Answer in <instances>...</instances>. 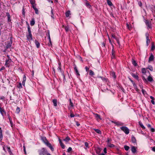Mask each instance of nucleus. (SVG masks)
Wrapping results in <instances>:
<instances>
[{"label":"nucleus","mask_w":155,"mask_h":155,"mask_svg":"<svg viewBox=\"0 0 155 155\" xmlns=\"http://www.w3.org/2000/svg\"><path fill=\"white\" fill-rule=\"evenodd\" d=\"M41 140L45 144L49 147L52 151L54 150V148L52 145L50 143L45 137H42Z\"/></svg>","instance_id":"f257e3e1"},{"label":"nucleus","mask_w":155,"mask_h":155,"mask_svg":"<svg viewBox=\"0 0 155 155\" xmlns=\"http://www.w3.org/2000/svg\"><path fill=\"white\" fill-rule=\"evenodd\" d=\"M39 155H47L48 153L45 148L43 147L38 151Z\"/></svg>","instance_id":"f03ea898"},{"label":"nucleus","mask_w":155,"mask_h":155,"mask_svg":"<svg viewBox=\"0 0 155 155\" xmlns=\"http://www.w3.org/2000/svg\"><path fill=\"white\" fill-rule=\"evenodd\" d=\"M13 64V61H12L11 59L9 58L8 60H6L5 65L7 67H9L10 65H12Z\"/></svg>","instance_id":"7ed1b4c3"},{"label":"nucleus","mask_w":155,"mask_h":155,"mask_svg":"<svg viewBox=\"0 0 155 155\" xmlns=\"http://www.w3.org/2000/svg\"><path fill=\"white\" fill-rule=\"evenodd\" d=\"M120 128L126 134H129V130L127 127L126 126H122L120 127Z\"/></svg>","instance_id":"20e7f679"},{"label":"nucleus","mask_w":155,"mask_h":155,"mask_svg":"<svg viewBox=\"0 0 155 155\" xmlns=\"http://www.w3.org/2000/svg\"><path fill=\"white\" fill-rule=\"evenodd\" d=\"M145 22L148 28H152V24L150 20H146Z\"/></svg>","instance_id":"39448f33"},{"label":"nucleus","mask_w":155,"mask_h":155,"mask_svg":"<svg viewBox=\"0 0 155 155\" xmlns=\"http://www.w3.org/2000/svg\"><path fill=\"white\" fill-rule=\"evenodd\" d=\"M26 37L28 41H30L33 40L32 35L31 34H28L26 35Z\"/></svg>","instance_id":"423d86ee"},{"label":"nucleus","mask_w":155,"mask_h":155,"mask_svg":"<svg viewBox=\"0 0 155 155\" xmlns=\"http://www.w3.org/2000/svg\"><path fill=\"white\" fill-rule=\"evenodd\" d=\"M93 114L95 116L96 119L97 120H102V118H101V116L99 115L94 113H93Z\"/></svg>","instance_id":"0eeeda50"},{"label":"nucleus","mask_w":155,"mask_h":155,"mask_svg":"<svg viewBox=\"0 0 155 155\" xmlns=\"http://www.w3.org/2000/svg\"><path fill=\"white\" fill-rule=\"evenodd\" d=\"M146 37L147 41L146 44L147 46H148L150 42V40L149 38V35L147 33L146 34Z\"/></svg>","instance_id":"6e6552de"},{"label":"nucleus","mask_w":155,"mask_h":155,"mask_svg":"<svg viewBox=\"0 0 155 155\" xmlns=\"http://www.w3.org/2000/svg\"><path fill=\"white\" fill-rule=\"evenodd\" d=\"M154 59V57L153 55L151 53L150 54V56L149 58L148 62H150L153 61Z\"/></svg>","instance_id":"1a4fd4ad"},{"label":"nucleus","mask_w":155,"mask_h":155,"mask_svg":"<svg viewBox=\"0 0 155 155\" xmlns=\"http://www.w3.org/2000/svg\"><path fill=\"white\" fill-rule=\"evenodd\" d=\"M100 78H101L102 80L104 82L107 83V85H108V83H109V81L107 78H104L102 77H100Z\"/></svg>","instance_id":"9d476101"},{"label":"nucleus","mask_w":155,"mask_h":155,"mask_svg":"<svg viewBox=\"0 0 155 155\" xmlns=\"http://www.w3.org/2000/svg\"><path fill=\"white\" fill-rule=\"evenodd\" d=\"M115 51H114V49L113 48L112 50V56H111V58L112 59L114 58H115Z\"/></svg>","instance_id":"9b49d317"},{"label":"nucleus","mask_w":155,"mask_h":155,"mask_svg":"<svg viewBox=\"0 0 155 155\" xmlns=\"http://www.w3.org/2000/svg\"><path fill=\"white\" fill-rule=\"evenodd\" d=\"M59 143L60 144V145L61 147V148L63 149H64L65 148V146L64 144L62 143L61 140L60 139H59Z\"/></svg>","instance_id":"f8f14e48"},{"label":"nucleus","mask_w":155,"mask_h":155,"mask_svg":"<svg viewBox=\"0 0 155 155\" xmlns=\"http://www.w3.org/2000/svg\"><path fill=\"white\" fill-rule=\"evenodd\" d=\"M131 141L132 143H136L137 140L136 139L134 136H132Z\"/></svg>","instance_id":"ddd939ff"},{"label":"nucleus","mask_w":155,"mask_h":155,"mask_svg":"<svg viewBox=\"0 0 155 155\" xmlns=\"http://www.w3.org/2000/svg\"><path fill=\"white\" fill-rule=\"evenodd\" d=\"M26 80V77L25 75L23 76V80L22 81V85L23 86H25V81Z\"/></svg>","instance_id":"4468645a"},{"label":"nucleus","mask_w":155,"mask_h":155,"mask_svg":"<svg viewBox=\"0 0 155 155\" xmlns=\"http://www.w3.org/2000/svg\"><path fill=\"white\" fill-rule=\"evenodd\" d=\"M3 138V134L2 130L1 129V128L0 127V141H1L2 140Z\"/></svg>","instance_id":"2eb2a0df"},{"label":"nucleus","mask_w":155,"mask_h":155,"mask_svg":"<svg viewBox=\"0 0 155 155\" xmlns=\"http://www.w3.org/2000/svg\"><path fill=\"white\" fill-rule=\"evenodd\" d=\"M35 43L36 46L37 48H38L39 47L40 45L38 41L36 40L35 41Z\"/></svg>","instance_id":"dca6fc26"},{"label":"nucleus","mask_w":155,"mask_h":155,"mask_svg":"<svg viewBox=\"0 0 155 155\" xmlns=\"http://www.w3.org/2000/svg\"><path fill=\"white\" fill-rule=\"evenodd\" d=\"M131 151L132 153H135L136 152V149L134 146H133L131 147Z\"/></svg>","instance_id":"f3484780"},{"label":"nucleus","mask_w":155,"mask_h":155,"mask_svg":"<svg viewBox=\"0 0 155 155\" xmlns=\"http://www.w3.org/2000/svg\"><path fill=\"white\" fill-rule=\"evenodd\" d=\"M132 63L135 66H137L138 65V64L136 61L133 59H132Z\"/></svg>","instance_id":"a211bd4d"},{"label":"nucleus","mask_w":155,"mask_h":155,"mask_svg":"<svg viewBox=\"0 0 155 155\" xmlns=\"http://www.w3.org/2000/svg\"><path fill=\"white\" fill-rule=\"evenodd\" d=\"M52 102L53 103L54 105L56 107L57 106V100L56 99H54L53 100Z\"/></svg>","instance_id":"6ab92c4d"},{"label":"nucleus","mask_w":155,"mask_h":155,"mask_svg":"<svg viewBox=\"0 0 155 155\" xmlns=\"http://www.w3.org/2000/svg\"><path fill=\"white\" fill-rule=\"evenodd\" d=\"M96 150L97 153L99 155L101 152V148L99 147H97L96 148Z\"/></svg>","instance_id":"aec40b11"},{"label":"nucleus","mask_w":155,"mask_h":155,"mask_svg":"<svg viewBox=\"0 0 155 155\" xmlns=\"http://www.w3.org/2000/svg\"><path fill=\"white\" fill-rule=\"evenodd\" d=\"M70 140V137L68 136L65 139L63 140L65 141L66 143L68 142L69 140Z\"/></svg>","instance_id":"412c9836"},{"label":"nucleus","mask_w":155,"mask_h":155,"mask_svg":"<svg viewBox=\"0 0 155 155\" xmlns=\"http://www.w3.org/2000/svg\"><path fill=\"white\" fill-rule=\"evenodd\" d=\"M131 75L133 77L136 79L137 80H138L139 77L137 75H136L134 73H132Z\"/></svg>","instance_id":"4be33fe9"},{"label":"nucleus","mask_w":155,"mask_h":155,"mask_svg":"<svg viewBox=\"0 0 155 155\" xmlns=\"http://www.w3.org/2000/svg\"><path fill=\"white\" fill-rule=\"evenodd\" d=\"M97 133L99 134H101V132L100 130H99L98 129H93Z\"/></svg>","instance_id":"5701e85b"},{"label":"nucleus","mask_w":155,"mask_h":155,"mask_svg":"<svg viewBox=\"0 0 155 155\" xmlns=\"http://www.w3.org/2000/svg\"><path fill=\"white\" fill-rule=\"evenodd\" d=\"M70 11H68L65 13V15L66 17H68L69 16V15H70Z\"/></svg>","instance_id":"b1692460"},{"label":"nucleus","mask_w":155,"mask_h":155,"mask_svg":"<svg viewBox=\"0 0 155 155\" xmlns=\"http://www.w3.org/2000/svg\"><path fill=\"white\" fill-rule=\"evenodd\" d=\"M74 70L76 73L79 76L80 75V74L77 69V67L76 66H75V67L74 68Z\"/></svg>","instance_id":"393cba45"},{"label":"nucleus","mask_w":155,"mask_h":155,"mask_svg":"<svg viewBox=\"0 0 155 155\" xmlns=\"http://www.w3.org/2000/svg\"><path fill=\"white\" fill-rule=\"evenodd\" d=\"M116 125L117 126H121L123 125V124L119 121L116 122Z\"/></svg>","instance_id":"a878e982"},{"label":"nucleus","mask_w":155,"mask_h":155,"mask_svg":"<svg viewBox=\"0 0 155 155\" xmlns=\"http://www.w3.org/2000/svg\"><path fill=\"white\" fill-rule=\"evenodd\" d=\"M147 80L149 81L150 82H152L153 81V78L150 76H149L148 77Z\"/></svg>","instance_id":"bb28decb"},{"label":"nucleus","mask_w":155,"mask_h":155,"mask_svg":"<svg viewBox=\"0 0 155 155\" xmlns=\"http://www.w3.org/2000/svg\"><path fill=\"white\" fill-rule=\"evenodd\" d=\"M147 69H149L151 71H152L153 70V68L152 66L150 65H149Z\"/></svg>","instance_id":"cd10ccee"},{"label":"nucleus","mask_w":155,"mask_h":155,"mask_svg":"<svg viewBox=\"0 0 155 155\" xmlns=\"http://www.w3.org/2000/svg\"><path fill=\"white\" fill-rule=\"evenodd\" d=\"M107 3L108 5L110 6H111L113 5L112 2L109 0H107Z\"/></svg>","instance_id":"c85d7f7f"},{"label":"nucleus","mask_w":155,"mask_h":155,"mask_svg":"<svg viewBox=\"0 0 155 155\" xmlns=\"http://www.w3.org/2000/svg\"><path fill=\"white\" fill-rule=\"evenodd\" d=\"M139 124L140 125V126L141 127H142L143 129H145V127L143 125L142 123H141L140 122H139Z\"/></svg>","instance_id":"c756f323"},{"label":"nucleus","mask_w":155,"mask_h":155,"mask_svg":"<svg viewBox=\"0 0 155 155\" xmlns=\"http://www.w3.org/2000/svg\"><path fill=\"white\" fill-rule=\"evenodd\" d=\"M155 49V46L153 43H152L151 50L152 51L154 50Z\"/></svg>","instance_id":"7c9ffc66"},{"label":"nucleus","mask_w":155,"mask_h":155,"mask_svg":"<svg viewBox=\"0 0 155 155\" xmlns=\"http://www.w3.org/2000/svg\"><path fill=\"white\" fill-rule=\"evenodd\" d=\"M28 34H31V30L30 27L29 25H28Z\"/></svg>","instance_id":"2f4dec72"},{"label":"nucleus","mask_w":155,"mask_h":155,"mask_svg":"<svg viewBox=\"0 0 155 155\" xmlns=\"http://www.w3.org/2000/svg\"><path fill=\"white\" fill-rule=\"evenodd\" d=\"M28 34H31V30L30 27L29 25H28Z\"/></svg>","instance_id":"473e14b6"},{"label":"nucleus","mask_w":155,"mask_h":155,"mask_svg":"<svg viewBox=\"0 0 155 155\" xmlns=\"http://www.w3.org/2000/svg\"><path fill=\"white\" fill-rule=\"evenodd\" d=\"M6 16H7V17L8 19H10V16L9 13H6Z\"/></svg>","instance_id":"72a5a7b5"},{"label":"nucleus","mask_w":155,"mask_h":155,"mask_svg":"<svg viewBox=\"0 0 155 155\" xmlns=\"http://www.w3.org/2000/svg\"><path fill=\"white\" fill-rule=\"evenodd\" d=\"M124 147L125 150L126 151L128 150L130 148L127 145H125Z\"/></svg>","instance_id":"f704fd0d"},{"label":"nucleus","mask_w":155,"mask_h":155,"mask_svg":"<svg viewBox=\"0 0 155 155\" xmlns=\"http://www.w3.org/2000/svg\"><path fill=\"white\" fill-rule=\"evenodd\" d=\"M141 71L142 73L145 74L146 73V69L144 68H142Z\"/></svg>","instance_id":"c9c22d12"},{"label":"nucleus","mask_w":155,"mask_h":155,"mask_svg":"<svg viewBox=\"0 0 155 155\" xmlns=\"http://www.w3.org/2000/svg\"><path fill=\"white\" fill-rule=\"evenodd\" d=\"M111 75L114 78V79H115L116 78L115 73L114 72H112L111 73Z\"/></svg>","instance_id":"e433bc0d"},{"label":"nucleus","mask_w":155,"mask_h":155,"mask_svg":"<svg viewBox=\"0 0 155 155\" xmlns=\"http://www.w3.org/2000/svg\"><path fill=\"white\" fill-rule=\"evenodd\" d=\"M94 72L91 70H89V75L91 76H93L94 75Z\"/></svg>","instance_id":"4c0bfd02"},{"label":"nucleus","mask_w":155,"mask_h":155,"mask_svg":"<svg viewBox=\"0 0 155 155\" xmlns=\"http://www.w3.org/2000/svg\"><path fill=\"white\" fill-rule=\"evenodd\" d=\"M127 27L129 30H130L131 28L130 24H129L128 23H127Z\"/></svg>","instance_id":"58836bf2"},{"label":"nucleus","mask_w":155,"mask_h":155,"mask_svg":"<svg viewBox=\"0 0 155 155\" xmlns=\"http://www.w3.org/2000/svg\"><path fill=\"white\" fill-rule=\"evenodd\" d=\"M0 112L1 114L3 115V113L4 112H5V111L3 109H2V108L0 107Z\"/></svg>","instance_id":"ea45409f"},{"label":"nucleus","mask_w":155,"mask_h":155,"mask_svg":"<svg viewBox=\"0 0 155 155\" xmlns=\"http://www.w3.org/2000/svg\"><path fill=\"white\" fill-rule=\"evenodd\" d=\"M19 88H22V86L21 84V83H19V84L17 86Z\"/></svg>","instance_id":"a19ab883"},{"label":"nucleus","mask_w":155,"mask_h":155,"mask_svg":"<svg viewBox=\"0 0 155 155\" xmlns=\"http://www.w3.org/2000/svg\"><path fill=\"white\" fill-rule=\"evenodd\" d=\"M35 23L34 20H31L30 22V25L31 26L34 25Z\"/></svg>","instance_id":"79ce46f5"},{"label":"nucleus","mask_w":155,"mask_h":155,"mask_svg":"<svg viewBox=\"0 0 155 155\" xmlns=\"http://www.w3.org/2000/svg\"><path fill=\"white\" fill-rule=\"evenodd\" d=\"M85 5H86V6L88 8H91V5H90V4L88 3V2H86V3H85Z\"/></svg>","instance_id":"37998d69"},{"label":"nucleus","mask_w":155,"mask_h":155,"mask_svg":"<svg viewBox=\"0 0 155 155\" xmlns=\"http://www.w3.org/2000/svg\"><path fill=\"white\" fill-rule=\"evenodd\" d=\"M30 2L31 4L32 5L35 4V0H30Z\"/></svg>","instance_id":"c03bdc74"},{"label":"nucleus","mask_w":155,"mask_h":155,"mask_svg":"<svg viewBox=\"0 0 155 155\" xmlns=\"http://www.w3.org/2000/svg\"><path fill=\"white\" fill-rule=\"evenodd\" d=\"M11 46V44L10 43H9L7 44L6 46V48H10Z\"/></svg>","instance_id":"a18cd8bd"},{"label":"nucleus","mask_w":155,"mask_h":155,"mask_svg":"<svg viewBox=\"0 0 155 155\" xmlns=\"http://www.w3.org/2000/svg\"><path fill=\"white\" fill-rule=\"evenodd\" d=\"M20 110L19 107H17L16 109V112H17V113H19L20 112Z\"/></svg>","instance_id":"49530a36"},{"label":"nucleus","mask_w":155,"mask_h":155,"mask_svg":"<svg viewBox=\"0 0 155 155\" xmlns=\"http://www.w3.org/2000/svg\"><path fill=\"white\" fill-rule=\"evenodd\" d=\"M116 40L117 41V43L118 45H120V41H119V39L118 38H116Z\"/></svg>","instance_id":"de8ad7c7"},{"label":"nucleus","mask_w":155,"mask_h":155,"mask_svg":"<svg viewBox=\"0 0 155 155\" xmlns=\"http://www.w3.org/2000/svg\"><path fill=\"white\" fill-rule=\"evenodd\" d=\"M72 150V148L71 147H69L68 148V149L67 150V152L68 153H69Z\"/></svg>","instance_id":"09e8293b"},{"label":"nucleus","mask_w":155,"mask_h":155,"mask_svg":"<svg viewBox=\"0 0 155 155\" xmlns=\"http://www.w3.org/2000/svg\"><path fill=\"white\" fill-rule=\"evenodd\" d=\"M64 28L66 31L67 32L68 31L69 28L68 26H65Z\"/></svg>","instance_id":"8fccbe9b"},{"label":"nucleus","mask_w":155,"mask_h":155,"mask_svg":"<svg viewBox=\"0 0 155 155\" xmlns=\"http://www.w3.org/2000/svg\"><path fill=\"white\" fill-rule=\"evenodd\" d=\"M7 149H8V152L10 153H11L12 152H11V150L10 148V147H7Z\"/></svg>","instance_id":"3c124183"},{"label":"nucleus","mask_w":155,"mask_h":155,"mask_svg":"<svg viewBox=\"0 0 155 155\" xmlns=\"http://www.w3.org/2000/svg\"><path fill=\"white\" fill-rule=\"evenodd\" d=\"M85 146L86 147H88V144L87 142H85L84 143Z\"/></svg>","instance_id":"603ef678"},{"label":"nucleus","mask_w":155,"mask_h":155,"mask_svg":"<svg viewBox=\"0 0 155 155\" xmlns=\"http://www.w3.org/2000/svg\"><path fill=\"white\" fill-rule=\"evenodd\" d=\"M23 148L24 151L25 152V153L26 154V150H25V146H23Z\"/></svg>","instance_id":"864d4df0"},{"label":"nucleus","mask_w":155,"mask_h":155,"mask_svg":"<svg viewBox=\"0 0 155 155\" xmlns=\"http://www.w3.org/2000/svg\"><path fill=\"white\" fill-rule=\"evenodd\" d=\"M35 11V13L36 14H38V9L36 8L35 9H34Z\"/></svg>","instance_id":"5fc2aeb1"},{"label":"nucleus","mask_w":155,"mask_h":155,"mask_svg":"<svg viewBox=\"0 0 155 155\" xmlns=\"http://www.w3.org/2000/svg\"><path fill=\"white\" fill-rule=\"evenodd\" d=\"M32 5V7L34 8V9H35L36 8H37L36 7V4H35L34 5Z\"/></svg>","instance_id":"6e6d98bb"},{"label":"nucleus","mask_w":155,"mask_h":155,"mask_svg":"<svg viewBox=\"0 0 155 155\" xmlns=\"http://www.w3.org/2000/svg\"><path fill=\"white\" fill-rule=\"evenodd\" d=\"M111 141V139H110L109 138H108L107 139V142L109 143L110 142V141Z\"/></svg>","instance_id":"4d7b16f0"},{"label":"nucleus","mask_w":155,"mask_h":155,"mask_svg":"<svg viewBox=\"0 0 155 155\" xmlns=\"http://www.w3.org/2000/svg\"><path fill=\"white\" fill-rule=\"evenodd\" d=\"M114 147V145L112 144H110L109 146V147Z\"/></svg>","instance_id":"13d9d810"},{"label":"nucleus","mask_w":155,"mask_h":155,"mask_svg":"<svg viewBox=\"0 0 155 155\" xmlns=\"http://www.w3.org/2000/svg\"><path fill=\"white\" fill-rule=\"evenodd\" d=\"M89 67H88L87 66H86L85 67V69L86 71H89Z\"/></svg>","instance_id":"bf43d9fd"},{"label":"nucleus","mask_w":155,"mask_h":155,"mask_svg":"<svg viewBox=\"0 0 155 155\" xmlns=\"http://www.w3.org/2000/svg\"><path fill=\"white\" fill-rule=\"evenodd\" d=\"M150 131L152 132H153L155 131V129L154 128H151L150 129Z\"/></svg>","instance_id":"052dcab7"},{"label":"nucleus","mask_w":155,"mask_h":155,"mask_svg":"<svg viewBox=\"0 0 155 155\" xmlns=\"http://www.w3.org/2000/svg\"><path fill=\"white\" fill-rule=\"evenodd\" d=\"M133 84V86H134V88L135 89V88H137V86L136 85V84H135V83L134 82V83Z\"/></svg>","instance_id":"680f3d73"},{"label":"nucleus","mask_w":155,"mask_h":155,"mask_svg":"<svg viewBox=\"0 0 155 155\" xmlns=\"http://www.w3.org/2000/svg\"><path fill=\"white\" fill-rule=\"evenodd\" d=\"M22 14L23 15H24L25 14V9L23 8L22 10Z\"/></svg>","instance_id":"e2e57ef3"},{"label":"nucleus","mask_w":155,"mask_h":155,"mask_svg":"<svg viewBox=\"0 0 155 155\" xmlns=\"http://www.w3.org/2000/svg\"><path fill=\"white\" fill-rule=\"evenodd\" d=\"M104 153H107V148H106V147H105L104 148Z\"/></svg>","instance_id":"0e129e2a"},{"label":"nucleus","mask_w":155,"mask_h":155,"mask_svg":"<svg viewBox=\"0 0 155 155\" xmlns=\"http://www.w3.org/2000/svg\"><path fill=\"white\" fill-rule=\"evenodd\" d=\"M143 81H144L145 82H146L147 81V79L145 78L144 77H143Z\"/></svg>","instance_id":"69168bd1"},{"label":"nucleus","mask_w":155,"mask_h":155,"mask_svg":"<svg viewBox=\"0 0 155 155\" xmlns=\"http://www.w3.org/2000/svg\"><path fill=\"white\" fill-rule=\"evenodd\" d=\"M70 116L71 117H74V115L72 114H71L70 115Z\"/></svg>","instance_id":"338daca9"},{"label":"nucleus","mask_w":155,"mask_h":155,"mask_svg":"<svg viewBox=\"0 0 155 155\" xmlns=\"http://www.w3.org/2000/svg\"><path fill=\"white\" fill-rule=\"evenodd\" d=\"M152 150L153 151L155 152V147H152Z\"/></svg>","instance_id":"774afa93"}]
</instances>
